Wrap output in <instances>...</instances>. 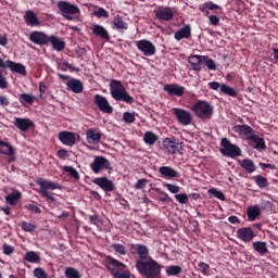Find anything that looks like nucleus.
<instances>
[{
	"instance_id": "obj_21",
	"label": "nucleus",
	"mask_w": 278,
	"mask_h": 278,
	"mask_svg": "<svg viewBox=\"0 0 278 278\" xmlns=\"http://www.w3.org/2000/svg\"><path fill=\"white\" fill-rule=\"evenodd\" d=\"M164 90L169 94V96H177L181 97L185 92V88L181 86H178L176 84L172 85H165Z\"/></svg>"
},
{
	"instance_id": "obj_10",
	"label": "nucleus",
	"mask_w": 278,
	"mask_h": 278,
	"mask_svg": "<svg viewBox=\"0 0 278 278\" xmlns=\"http://www.w3.org/2000/svg\"><path fill=\"white\" fill-rule=\"evenodd\" d=\"M90 168L93 173L99 174L101 169H112V165L110 164V161L103 156H96L93 162L90 164Z\"/></svg>"
},
{
	"instance_id": "obj_50",
	"label": "nucleus",
	"mask_w": 278,
	"mask_h": 278,
	"mask_svg": "<svg viewBox=\"0 0 278 278\" xmlns=\"http://www.w3.org/2000/svg\"><path fill=\"white\" fill-rule=\"evenodd\" d=\"M111 275L114 278H130V275L127 271H115L114 269H112Z\"/></svg>"
},
{
	"instance_id": "obj_4",
	"label": "nucleus",
	"mask_w": 278,
	"mask_h": 278,
	"mask_svg": "<svg viewBox=\"0 0 278 278\" xmlns=\"http://www.w3.org/2000/svg\"><path fill=\"white\" fill-rule=\"evenodd\" d=\"M58 9L60 11V14L65 20H68V21L75 20V17H77V15H79V13H80L79 7H77L75 4H71L66 1L58 2Z\"/></svg>"
},
{
	"instance_id": "obj_3",
	"label": "nucleus",
	"mask_w": 278,
	"mask_h": 278,
	"mask_svg": "<svg viewBox=\"0 0 278 278\" xmlns=\"http://www.w3.org/2000/svg\"><path fill=\"white\" fill-rule=\"evenodd\" d=\"M36 182L40 187L39 194L43 199H48V201H52V202L55 201V197L53 195V192L49 190L62 189V185L60 182L51 181L45 178H38Z\"/></svg>"
},
{
	"instance_id": "obj_16",
	"label": "nucleus",
	"mask_w": 278,
	"mask_h": 278,
	"mask_svg": "<svg viewBox=\"0 0 278 278\" xmlns=\"http://www.w3.org/2000/svg\"><path fill=\"white\" fill-rule=\"evenodd\" d=\"M59 139L63 144L73 147L75 146V142L77 140V134L70 131H61L59 134Z\"/></svg>"
},
{
	"instance_id": "obj_24",
	"label": "nucleus",
	"mask_w": 278,
	"mask_h": 278,
	"mask_svg": "<svg viewBox=\"0 0 278 278\" xmlns=\"http://www.w3.org/2000/svg\"><path fill=\"white\" fill-rule=\"evenodd\" d=\"M92 33L106 41L110 40V33L101 25H93Z\"/></svg>"
},
{
	"instance_id": "obj_7",
	"label": "nucleus",
	"mask_w": 278,
	"mask_h": 278,
	"mask_svg": "<svg viewBox=\"0 0 278 278\" xmlns=\"http://www.w3.org/2000/svg\"><path fill=\"white\" fill-rule=\"evenodd\" d=\"M136 47L146 56H152L156 52L155 46L146 39L136 41Z\"/></svg>"
},
{
	"instance_id": "obj_27",
	"label": "nucleus",
	"mask_w": 278,
	"mask_h": 278,
	"mask_svg": "<svg viewBox=\"0 0 278 278\" xmlns=\"http://www.w3.org/2000/svg\"><path fill=\"white\" fill-rule=\"evenodd\" d=\"M125 268H126L125 264L118 262L115 258H112V257L109 258V271L112 273V270H114V271L118 273V271L125 270Z\"/></svg>"
},
{
	"instance_id": "obj_5",
	"label": "nucleus",
	"mask_w": 278,
	"mask_h": 278,
	"mask_svg": "<svg viewBox=\"0 0 278 278\" xmlns=\"http://www.w3.org/2000/svg\"><path fill=\"white\" fill-rule=\"evenodd\" d=\"M220 153L227 157H238L241 155V149L232 144L227 138H223L220 142Z\"/></svg>"
},
{
	"instance_id": "obj_2",
	"label": "nucleus",
	"mask_w": 278,
	"mask_h": 278,
	"mask_svg": "<svg viewBox=\"0 0 278 278\" xmlns=\"http://www.w3.org/2000/svg\"><path fill=\"white\" fill-rule=\"evenodd\" d=\"M110 93L112 98L116 101H124L128 104H131L134 102V98L128 94L125 87L119 80L114 79L110 83Z\"/></svg>"
},
{
	"instance_id": "obj_57",
	"label": "nucleus",
	"mask_w": 278,
	"mask_h": 278,
	"mask_svg": "<svg viewBox=\"0 0 278 278\" xmlns=\"http://www.w3.org/2000/svg\"><path fill=\"white\" fill-rule=\"evenodd\" d=\"M9 87V83L7 78L4 77L2 71H0V88L1 89H7Z\"/></svg>"
},
{
	"instance_id": "obj_6",
	"label": "nucleus",
	"mask_w": 278,
	"mask_h": 278,
	"mask_svg": "<svg viewBox=\"0 0 278 278\" xmlns=\"http://www.w3.org/2000/svg\"><path fill=\"white\" fill-rule=\"evenodd\" d=\"M192 111L202 119H208L213 115V106L205 101H199L195 103L192 106Z\"/></svg>"
},
{
	"instance_id": "obj_60",
	"label": "nucleus",
	"mask_w": 278,
	"mask_h": 278,
	"mask_svg": "<svg viewBox=\"0 0 278 278\" xmlns=\"http://www.w3.org/2000/svg\"><path fill=\"white\" fill-rule=\"evenodd\" d=\"M56 154L61 160H65L66 157H68V151L64 149L59 150Z\"/></svg>"
},
{
	"instance_id": "obj_8",
	"label": "nucleus",
	"mask_w": 278,
	"mask_h": 278,
	"mask_svg": "<svg viewBox=\"0 0 278 278\" xmlns=\"http://www.w3.org/2000/svg\"><path fill=\"white\" fill-rule=\"evenodd\" d=\"M93 102L98 106V109L103 113L112 114L114 112V108L110 105V101L101 94H96L93 97Z\"/></svg>"
},
{
	"instance_id": "obj_42",
	"label": "nucleus",
	"mask_w": 278,
	"mask_h": 278,
	"mask_svg": "<svg viewBox=\"0 0 278 278\" xmlns=\"http://www.w3.org/2000/svg\"><path fill=\"white\" fill-rule=\"evenodd\" d=\"M206 10L214 11V10H222V8L219 5L213 3L212 1H208L200 7L201 12H205Z\"/></svg>"
},
{
	"instance_id": "obj_37",
	"label": "nucleus",
	"mask_w": 278,
	"mask_h": 278,
	"mask_svg": "<svg viewBox=\"0 0 278 278\" xmlns=\"http://www.w3.org/2000/svg\"><path fill=\"white\" fill-rule=\"evenodd\" d=\"M20 102L24 106L33 105L34 102H35V97H33L31 94H27V93H21L20 94Z\"/></svg>"
},
{
	"instance_id": "obj_51",
	"label": "nucleus",
	"mask_w": 278,
	"mask_h": 278,
	"mask_svg": "<svg viewBox=\"0 0 278 278\" xmlns=\"http://www.w3.org/2000/svg\"><path fill=\"white\" fill-rule=\"evenodd\" d=\"M176 201H178V203H181L182 205H187L188 203V195L186 193H178L175 195Z\"/></svg>"
},
{
	"instance_id": "obj_28",
	"label": "nucleus",
	"mask_w": 278,
	"mask_h": 278,
	"mask_svg": "<svg viewBox=\"0 0 278 278\" xmlns=\"http://www.w3.org/2000/svg\"><path fill=\"white\" fill-rule=\"evenodd\" d=\"M49 42L52 45V48L59 52L66 48V42H64L63 40H61L55 36H51L49 38Z\"/></svg>"
},
{
	"instance_id": "obj_17",
	"label": "nucleus",
	"mask_w": 278,
	"mask_h": 278,
	"mask_svg": "<svg viewBox=\"0 0 278 278\" xmlns=\"http://www.w3.org/2000/svg\"><path fill=\"white\" fill-rule=\"evenodd\" d=\"M50 37L40 31H33L29 36V40L38 46H45L49 43Z\"/></svg>"
},
{
	"instance_id": "obj_19",
	"label": "nucleus",
	"mask_w": 278,
	"mask_h": 278,
	"mask_svg": "<svg viewBox=\"0 0 278 278\" xmlns=\"http://www.w3.org/2000/svg\"><path fill=\"white\" fill-rule=\"evenodd\" d=\"M155 17L160 21H165L168 22L170 20H173L174 17V13L172 11L170 8H163L160 7L156 11H155Z\"/></svg>"
},
{
	"instance_id": "obj_40",
	"label": "nucleus",
	"mask_w": 278,
	"mask_h": 278,
	"mask_svg": "<svg viewBox=\"0 0 278 278\" xmlns=\"http://www.w3.org/2000/svg\"><path fill=\"white\" fill-rule=\"evenodd\" d=\"M181 271H182V269L179 265H172V266L167 267V269H166L167 276H170V277L178 276L181 274Z\"/></svg>"
},
{
	"instance_id": "obj_53",
	"label": "nucleus",
	"mask_w": 278,
	"mask_h": 278,
	"mask_svg": "<svg viewBox=\"0 0 278 278\" xmlns=\"http://www.w3.org/2000/svg\"><path fill=\"white\" fill-rule=\"evenodd\" d=\"M64 169L75 179H79V173L72 166H65Z\"/></svg>"
},
{
	"instance_id": "obj_41",
	"label": "nucleus",
	"mask_w": 278,
	"mask_h": 278,
	"mask_svg": "<svg viewBox=\"0 0 278 278\" xmlns=\"http://www.w3.org/2000/svg\"><path fill=\"white\" fill-rule=\"evenodd\" d=\"M65 277L66 278H81V274L79 270L73 268V267H67L65 269Z\"/></svg>"
},
{
	"instance_id": "obj_12",
	"label": "nucleus",
	"mask_w": 278,
	"mask_h": 278,
	"mask_svg": "<svg viewBox=\"0 0 278 278\" xmlns=\"http://www.w3.org/2000/svg\"><path fill=\"white\" fill-rule=\"evenodd\" d=\"M103 134L97 128H89L86 131V140L89 144H99Z\"/></svg>"
},
{
	"instance_id": "obj_34",
	"label": "nucleus",
	"mask_w": 278,
	"mask_h": 278,
	"mask_svg": "<svg viewBox=\"0 0 278 278\" xmlns=\"http://www.w3.org/2000/svg\"><path fill=\"white\" fill-rule=\"evenodd\" d=\"M191 35V28L189 25L185 26L184 28L179 29L176 34H175V39L177 41H180L181 39L185 38H189V36Z\"/></svg>"
},
{
	"instance_id": "obj_9",
	"label": "nucleus",
	"mask_w": 278,
	"mask_h": 278,
	"mask_svg": "<svg viewBox=\"0 0 278 278\" xmlns=\"http://www.w3.org/2000/svg\"><path fill=\"white\" fill-rule=\"evenodd\" d=\"M130 253L131 255H138V260H142V262L148 261L149 258H152L149 255V248L144 244H130Z\"/></svg>"
},
{
	"instance_id": "obj_61",
	"label": "nucleus",
	"mask_w": 278,
	"mask_h": 278,
	"mask_svg": "<svg viewBox=\"0 0 278 278\" xmlns=\"http://www.w3.org/2000/svg\"><path fill=\"white\" fill-rule=\"evenodd\" d=\"M0 105H3V106L10 105V100L7 96H0Z\"/></svg>"
},
{
	"instance_id": "obj_44",
	"label": "nucleus",
	"mask_w": 278,
	"mask_h": 278,
	"mask_svg": "<svg viewBox=\"0 0 278 278\" xmlns=\"http://www.w3.org/2000/svg\"><path fill=\"white\" fill-rule=\"evenodd\" d=\"M112 249L115 251V253H118V255H127L126 248L121 243H113Z\"/></svg>"
},
{
	"instance_id": "obj_64",
	"label": "nucleus",
	"mask_w": 278,
	"mask_h": 278,
	"mask_svg": "<svg viewBox=\"0 0 278 278\" xmlns=\"http://www.w3.org/2000/svg\"><path fill=\"white\" fill-rule=\"evenodd\" d=\"M208 86H210V88L213 89V90H218V89H220V87H222V85L218 84L217 81L210 83Z\"/></svg>"
},
{
	"instance_id": "obj_49",
	"label": "nucleus",
	"mask_w": 278,
	"mask_h": 278,
	"mask_svg": "<svg viewBox=\"0 0 278 278\" xmlns=\"http://www.w3.org/2000/svg\"><path fill=\"white\" fill-rule=\"evenodd\" d=\"M113 24L117 29H127V24L121 17L114 18Z\"/></svg>"
},
{
	"instance_id": "obj_33",
	"label": "nucleus",
	"mask_w": 278,
	"mask_h": 278,
	"mask_svg": "<svg viewBox=\"0 0 278 278\" xmlns=\"http://www.w3.org/2000/svg\"><path fill=\"white\" fill-rule=\"evenodd\" d=\"M22 195H23L22 192L16 190V191L12 192L11 194H8L5 197V201H7V203H9V205H16V203L18 201H21Z\"/></svg>"
},
{
	"instance_id": "obj_56",
	"label": "nucleus",
	"mask_w": 278,
	"mask_h": 278,
	"mask_svg": "<svg viewBox=\"0 0 278 278\" xmlns=\"http://www.w3.org/2000/svg\"><path fill=\"white\" fill-rule=\"evenodd\" d=\"M4 255H12L15 251V249L12 245H9L7 243L2 247Z\"/></svg>"
},
{
	"instance_id": "obj_38",
	"label": "nucleus",
	"mask_w": 278,
	"mask_h": 278,
	"mask_svg": "<svg viewBox=\"0 0 278 278\" xmlns=\"http://www.w3.org/2000/svg\"><path fill=\"white\" fill-rule=\"evenodd\" d=\"M241 167L244 168L245 170H248L249 173H253L256 170V166L253 163L252 160L245 159L241 162Z\"/></svg>"
},
{
	"instance_id": "obj_59",
	"label": "nucleus",
	"mask_w": 278,
	"mask_h": 278,
	"mask_svg": "<svg viewBox=\"0 0 278 278\" xmlns=\"http://www.w3.org/2000/svg\"><path fill=\"white\" fill-rule=\"evenodd\" d=\"M165 187L172 192V193H178L180 191V188L173 184H166Z\"/></svg>"
},
{
	"instance_id": "obj_15",
	"label": "nucleus",
	"mask_w": 278,
	"mask_h": 278,
	"mask_svg": "<svg viewBox=\"0 0 278 278\" xmlns=\"http://www.w3.org/2000/svg\"><path fill=\"white\" fill-rule=\"evenodd\" d=\"M93 184L98 185L101 189L106 192L114 191V181L108 179V177H98L92 180Z\"/></svg>"
},
{
	"instance_id": "obj_52",
	"label": "nucleus",
	"mask_w": 278,
	"mask_h": 278,
	"mask_svg": "<svg viewBox=\"0 0 278 278\" xmlns=\"http://www.w3.org/2000/svg\"><path fill=\"white\" fill-rule=\"evenodd\" d=\"M203 63L211 71H215L217 68L215 62L212 59H208L207 56H205V59L203 60Z\"/></svg>"
},
{
	"instance_id": "obj_58",
	"label": "nucleus",
	"mask_w": 278,
	"mask_h": 278,
	"mask_svg": "<svg viewBox=\"0 0 278 278\" xmlns=\"http://www.w3.org/2000/svg\"><path fill=\"white\" fill-rule=\"evenodd\" d=\"M27 210L34 212L35 214H41V208L37 204H28Z\"/></svg>"
},
{
	"instance_id": "obj_48",
	"label": "nucleus",
	"mask_w": 278,
	"mask_h": 278,
	"mask_svg": "<svg viewBox=\"0 0 278 278\" xmlns=\"http://www.w3.org/2000/svg\"><path fill=\"white\" fill-rule=\"evenodd\" d=\"M22 229L23 231L31 232L35 231V229H37V226L28 222H22Z\"/></svg>"
},
{
	"instance_id": "obj_1",
	"label": "nucleus",
	"mask_w": 278,
	"mask_h": 278,
	"mask_svg": "<svg viewBox=\"0 0 278 278\" xmlns=\"http://www.w3.org/2000/svg\"><path fill=\"white\" fill-rule=\"evenodd\" d=\"M136 268L144 278H161L162 266L153 258L147 261L137 260Z\"/></svg>"
},
{
	"instance_id": "obj_13",
	"label": "nucleus",
	"mask_w": 278,
	"mask_h": 278,
	"mask_svg": "<svg viewBox=\"0 0 278 278\" xmlns=\"http://www.w3.org/2000/svg\"><path fill=\"white\" fill-rule=\"evenodd\" d=\"M13 124L23 132L28 131L30 127H35V123L29 118L14 117Z\"/></svg>"
},
{
	"instance_id": "obj_45",
	"label": "nucleus",
	"mask_w": 278,
	"mask_h": 278,
	"mask_svg": "<svg viewBox=\"0 0 278 278\" xmlns=\"http://www.w3.org/2000/svg\"><path fill=\"white\" fill-rule=\"evenodd\" d=\"M34 277L35 278H49V274L42 269V267H36L34 269Z\"/></svg>"
},
{
	"instance_id": "obj_46",
	"label": "nucleus",
	"mask_w": 278,
	"mask_h": 278,
	"mask_svg": "<svg viewBox=\"0 0 278 278\" xmlns=\"http://www.w3.org/2000/svg\"><path fill=\"white\" fill-rule=\"evenodd\" d=\"M255 182L260 188H266L268 186L267 178L261 175L255 176Z\"/></svg>"
},
{
	"instance_id": "obj_62",
	"label": "nucleus",
	"mask_w": 278,
	"mask_h": 278,
	"mask_svg": "<svg viewBox=\"0 0 278 278\" xmlns=\"http://www.w3.org/2000/svg\"><path fill=\"white\" fill-rule=\"evenodd\" d=\"M210 24H212L213 26H217L219 24V17L216 15L210 16Z\"/></svg>"
},
{
	"instance_id": "obj_31",
	"label": "nucleus",
	"mask_w": 278,
	"mask_h": 278,
	"mask_svg": "<svg viewBox=\"0 0 278 278\" xmlns=\"http://www.w3.org/2000/svg\"><path fill=\"white\" fill-rule=\"evenodd\" d=\"M252 247L260 255H266V253H268L267 243L265 241H255L252 243Z\"/></svg>"
},
{
	"instance_id": "obj_11",
	"label": "nucleus",
	"mask_w": 278,
	"mask_h": 278,
	"mask_svg": "<svg viewBox=\"0 0 278 278\" xmlns=\"http://www.w3.org/2000/svg\"><path fill=\"white\" fill-rule=\"evenodd\" d=\"M174 114L176 115L178 122L184 126H188L192 123V115L186 110L174 109Z\"/></svg>"
},
{
	"instance_id": "obj_30",
	"label": "nucleus",
	"mask_w": 278,
	"mask_h": 278,
	"mask_svg": "<svg viewBox=\"0 0 278 278\" xmlns=\"http://www.w3.org/2000/svg\"><path fill=\"white\" fill-rule=\"evenodd\" d=\"M247 214H248L249 220L253 223L254 220H256L258 216H261L262 211L258 205H253L248 208Z\"/></svg>"
},
{
	"instance_id": "obj_29",
	"label": "nucleus",
	"mask_w": 278,
	"mask_h": 278,
	"mask_svg": "<svg viewBox=\"0 0 278 278\" xmlns=\"http://www.w3.org/2000/svg\"><path fill=\"white\" fill-rule=\"evenodd\" d=\"M235 131L238 132L241 137L253 136V129L248 125H239L235 127Z\"/></svg>"
},
{
	"instance_id": "obj_43",
	"label": "nucleus",
	"mask_w": 278,
	"mask_h": 278,
	"mask_svg": "<svg viewBox=\"0 0 278 278\" xmlns=\"http://www.w3.org/2000/svg\"><path fill=\"white\" fill-rule=\"evenodd\" d=\"M157 140V136L151 131H147L143 137V141L150 146L154 144Z\"/></svg>"
},
{
	"instance_id": "obj_26",
	"label": "nucleus",
	"mask_w": 278,
	"mask_h": 278,
	"mask_svg": "<svg viewBox=\"0 0 278 278\" xmlns=\"http://www.w3.org/2000/svg\"><path fill=\"white\" fill-rule=\"evenodd\" d=\"M8 68H10L13 73H17L22 76L27 75L26 66L21 63H15L13 61H10Z\"/></svg>"
},
{
	"instance_id": "obj_23",
	"label": "nucleus",
	"mask_w": 278,
	"mask_h": 278,
	"mask_svg": "<svg viewBox=\"0 0 278 278\" xmlns=\"http://www.w3.org/2000/svg\"><path fill=\"white\" fill-rule=\"evenodd\" d=\"M66 86L75 93H80L81 91H84V84H81V80L79 79H70L66 83Z\"/></svg>"
},
{
	"instance_id": "obj_25",
	"label": "nucleus",
	"mask_w": 278,
	"mask_h": 278,
	"mask_svg": "<svg viewBox=\"0 0 278 278\" xmlns=\"http://www.w3.org/2000/svg\"><path fill=\"white\" fill-rule=\"evenodd\" d=\"M24 20L28 26H38L40 25V20L38 18L37 14L33 11H27L25 13Z\"/></svg>"
},
{
	"instance_id": "obj_32",
	"label": "nucleus",
	"mask_w": 278,
	"mask_h": 278,
	"mask_svg": "<svg viewBox=\"0 0 278 278\" xmlns=\"http://www.w3.org/2000/svg\"><path fill=\"white\" fill-rule=\"evenodd\" d=\"M0 153L3 155H13L15 154V149L11 143L5 141H0Z\"/></svg>"
},
{
	"instance_id": "obj_18",
	"label": "nucleus",
	"mask_w": 278,
	"mask_h": 278,
	"mask_svg": "<svg viewBox=\"0 0 278 278\" xmlns=\"http://www.w3.org/2000/svg\"><path fill=\"white\" fill-rule=\"evenodd\" d=\"M254 237L255 233L250 227L240 228L237 231V238L239 240H242V242H251V240H253Z\"/></svg>"
},
{
	"instance_id": "obj_54",
	"label": "nucleus",
	"mask_w": 278,
	"mask_h": 278,
	"mask_svg": "<svg viewBox=\"0 0 278 278\" xmlns=\"http://www.w3.org/2000/svg\"><path fill=\"white\" fill-rule=\"evenodd\" d=\"M123 119H124L126 123H128V124L134 123V122H135V114L129 113V112H125V113L123 114Z\"/></svg>"
},
{
	"instance_id": "obj_20",
	"label": "nucleus",
	"mask_w": 278,
	"mask_h": 278,
	"mask_svg": "<svg viewBox=\"0 0 278 278\" xmlns=\"http://www.w3.org/2000/svg\"><path fill=\"white\" fill-rule=\"evenodd\" d=\"M204 59H205L204 55H190L188 59V62L191 64L192 70L194 72H201L202 71L201 64L203 63Z\"/></svg>"
},
{
	"instance_id": "obj_14",
	"label": "nucleus",
	"mask_w": 278,
	"mask_h": 278,
	"mask_svg": "<svg viewBox=\"0 0 278 278\" xmlns=\"http://www.w3.org/2000/svg\"><path fill=\"white\" fill-rule=\"evenodd\" d=\"M163 147L168 154H176L177 152H180V149L182 148L181 143L170 140L169 138L164 139Z\"/></svg>"
},
{
	"instance_id": "obj_47",
	"label": "nucleus",
	"mask_w": 278,
	"mask_h": 278,
	"mask_svg": "<svg viewBox=\"0 0 278 278\" xmlns=\"http://www.w3.org/2000/svg\"><path fill=\"white\" fill-rule=\"evenodd\" d=\"M208 193L212 194L213 197H215V199H219V201H225V194L219 191V190H216V189H210L208 190Z\"/></svg>"
},
{
	"instance_id": "obj_35",
	"label": "nucleus",
	"mask_w": 278,
	"mask_h": 278,
	"mask_svg": "<svg viewBox=\"0 0 278 278\" xmlns=\"http://www.w3.org/2000/svg\"><path fill=\"white\" fill-rule=\"evenodd\" d=\"M249 140L253 141L255 143L254 149L256 150H265L266 143L263 138H260L255 135L248 137Z\"/></svg>"
},
{
	"instance_id": "obj_22",
	"label": "nucleus",
	"mask_w": 278,
	"mask_h": 278,
	"mask_svg": "<svg viewBox=\"0 0 278 278\" xmlns=\"http://www.w3.org/2000/svg\"><path fill=\"white\" fill-rule=\"evenodd\" d=\"M159 172L166 179L178 178L180 176L177 170H175L174 168H172L169 166H161L159 168Z\"/></svg>"
},
{
	"instance_id": "obj_39",
	"label": "nucleus",
	"mask_w": 278,
	"mask_h": 278,
	"mask_svg": "<svg viewBox=\"0 0 278 278\" xmlns=\"http://www.w3.org/2000/svg\"><path fill=\"white\" fill-rule=\"evenodd\" d=\"M220 91L226 94V96H229V97H232V98H236L238 96V91L232 88V87H229L225 84L222 85L220 87Z\"/></svg>"
},
{
	"instance_id": "obj_55",
	"label": "nucleus",
	"mask_w": 278,
	"mask_h": 278,
	"mask_svg": "<svg viewBox=\"0 0 278 278\" xmlns=\"http://www.w3.org/2000/svg\"><path fill=\"white\" fill-rule=\"evenodd\" d=\"M93 14L98 17H110V14L103 8H100L98 11L93 12Z\"/></svg>"
},
{
	"instance_id": "obj_36",
	"label": "nucleus",
	"mask_w": 278,
	"mask_h": 278,
	"mask_svg": "<svg viewBox=\"0 0 278 278\" xmlns=\"http://www.w3.org/2000/svg\"><path fill=\"white\" fill-rule=\"evenodd\" d=\"M24 260L25 262H29L30 264H37V262H40L41 256L35 251H29L26 252Z\"/></svg>"
},
{
	"instance_id": "obj_63",
	"label": "nucleus",
	"mask_w": 278,
	"mask_h": 278,
	"mask_svg": "<svg viewBox=\"0 0 278 278\" xmlns=\"http://www.w3.org/2000/svg\"><path fill=\"white\" fill-rule=\"evenodd\" d=\"M146 184H147V179H139L137 182H136V189H142V188H144V186H146Z\"/></svg>"
}]
</instances>
